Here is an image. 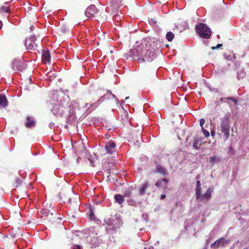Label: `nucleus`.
I'll return each instance as SVG.
<instances>
[{
	"label": "nucleus",
	"mask_w": 249,
	"mask_h": 249,
	"mask_svg": "<svg viewBox=\"0 0 249 249\" xmlns=\"http://www.w3.org/2000/svg\"><path fill=\"white\" fill-rule=\"evenodd\" d=\"M73 249H82L81 247L77 245H74L73 246Z\"/></svg>",
	"instance_id": "obj_35"
},
{
	"label": "nucleus",
	"mask_w": 249,
	"mask_h": 249,
	"mask_svg": "<svg viewBox=\"0 0 249 249\" xmlns=\"http://www.w3.org/2000/svg\"><path fill=\"white\" fill-rule=\"evenodd\" d=\"M97 12V9L95 5H91L85 11V15L88 18H92Z\"/></svg>",
	"instance_id": "obj_5"
},
{
	"label": "nucleus",
	"mask_w": 249,
	"mask_h": 249,
	"mask_svg": "<svg viewBox=\"0 0 249 249\" xmlns=\"http://www.w3.org/2000/svg\"><path fill=\"white\" fill-rule=\"evenodd\" d=\"M141 51V46H137L135 49H132L130 51L129 55L133 59L139 58V53Z\"/></svg>",
	"instance_id": "obj_7"
},
{
	"label": "nucleus",
	"mask_w": 249,
	"mask_h": 249,
	"mask_svg": "<svg viewBox=\"0 0 249 249\" xmlns=\"http://www.w3.org/2000/svg\"><path fill=\"white\" fill-rule=\"evenodd\" d=\"M220 128L221 129V132L224 134L225 140H227L230 136V125L229 120L227 118H225L222 120Z\"/></svg>",
	"instance_id": "obj_1"
},
{
	"label": "nucleus",
	"mask_w": 249,
	"mask_h": 249,
	"mask_svg": "<svg viewBox=\"0 0 249 249\" xmlns=\"http://www.w3.org/2000/svg\"><path fill=\"white\" fill-rule=\"evenodd\" d=\"M214 135H215V132H214V131H211V135H212V136H214Z\"/></svg>",
	"instance_id": "obj_39"
},
{
	"label": "nucleus",
	"mask_w": 249,
	"mask_h": 249,
	"mask_svg": "<svg viewBox=\"0 0 249 249\" xmlns=\"http://www.w3.org/2000/svg\"><path fill=\"white\" fill-rule=\"evenodd\" d=\"M200 125L201 127V128H202V119H201L200 120Z\"/></svg>",
	"instance_id": "obj_38"
},
{
	"label": "nucleus",
	"mask_w": 249,
	"mask_h": 249,
	"mask_svg": "<svg viewBox=\"0 0 249 249\" xmlns=\"http://www.w3.org/2000/svg\"><path fill=\"white\" fill-rule=\"evenodd\" d=\"M213 191V188L210 187L209 188L206 193L203 194V200L204 199H210L212 196V194Z\"/></svg>",
	"instance_id": "obj_19"
},
{
	"label": "nucleus",
	"mask_w": 249,
	"mask_h": 249,
	"mask_svg": "<svg viewBox=\"0 0 249 249\" xmlns=\"http://www.w3.org/2000/svg\"><path fill=\"white\" fill-rule=\"evenodd\" d=\"M163 182H165V184H166L168 182V180L166 178H163L161 180H159L155 183V185L157 187H160L161 186V184Z\"/></svg>",
	"instance_id": "obj_26"
},
{
	"label": "nucleus",
	"mask_w": 249,
	"mask_h": 249,
	"mask_svg": "<svg viewBox=\"0 0 249 249\" xmlns=\"http://www.w3.org/2000/svg\"><path fill=\"white\" fill-rule=\"evenodd\" d=\"M149 183L148 181L144 182L142 185L139 194L140 195H143L145 192L147 188H148L149 187Z\"/></svg>",
	"instance_id": "obj_14"
},
{
	"label": "nucleus",
	"mask_w": 249,
	"mask_h": 249,
	"mask_svg": "<svg viewBox=\"0 0 249 249\" xmlns=\"http://www.w3.org/2000/svg\"><path fill=\"white\" fill-rule=\"evenodd\" d=\"M41 213L42 217H48L50 215L51 216L53 215V213L49 210L48 208L45 207L43 208L41 211Z\"/></svg>",
	"instance_id": "obj_15"
},
{
	"label": "nucleus",
	"mask_w": 249,
	"mask_h": 249,
	"mask_svg": "<svg viewBox=\"0 0 249 249\" xmlns=\"http://www.w3.org/2000/svg\"><path fill=\"white\" fill-rule=\"evenodd\" d=\"M203 135H204L206 137H208L210 135V133H209V131L205 130L204 128H203Z\"/></svg>",
	"instance_id": "obj_30"
},
{
	"label": "nucleus",
	"mask_w": 249,
	"mask_h": 249,
	"mask_svg": "<svg viewBox=\"0 0 249 249\" xmlns=\"http://www.w3.org/2000/svg\"><path fill=\"white\" fill-rule=\"evenodd\" d=\"M203 38H209L211 35V31L206 24L203 23Z\"/></svg>",
	"instance_id": "obj_12"
},
{
	"label": "nucleus",
	"mask_w": 249,
	"mask_h": 249,
	"mask_svg": "<svg viewBox=\"0 0 249 249\" xmlns=\"http://www.w3.org/2000/svg\"><path fill=\"white\" fill-rule=\"evenodd\" d=\"M165 197H166V195L164 194H162L161 195L160 198L162 199L164 198Z\"/></svg>",
	"instance_id": "obj_37"
},
{
	"label": "nucleus",
	"mask_w": 249,
	"mask_h": 249,
	"mask_svg": "<svg viewBox=\"0 0 249 249\" xmlns=\"http://www.w3.org/2000/svg\"><path fill=\"white\" fill-rule=\"evenodd\" d=\"M115 199L119 204H122L124 202V198L122 195L117 194L115 196Z\"/></svg>",
	"instance_id": "obj_22"
},
{
	"label": "nucleus",
	"mask_w": 249,
	"mask_h": 249,
	"mask_svg": "<svg viewBox=\"0 0 249 249\" xmlns=\"http://www.w3.org/2000/svg\"><path fill=\"white\" fill-rule=\"evenodd\" d=\"M196 198L197 199L198 198H201V183L200 181L198 180L196 183Z\"/></svg>",
	"instance_id": "obj_17"
},
{
	"label": "nucleus",
	"mask_w": 249,
	"mask_h": 249,
	"mask_svg": "<svg viewBox=\"0 0 249 249\" xmlns=\"http://www.w3.org/2000/svg\"><path fill=\"white\" fill-rule=\"evenodd\" d=\"M21 183L20 178H15L13 185L15 187H18L20 185Z\"/></svg>",
	"instance_id": "obj_28"
},
{
	"label": "nucleus",
	"mask_w": 249,
	"mask_h": 249,
	"mask_svg": "<svg viewBox=\"0 0 249 249\" xmlns=\"http://www.w3.org/2000/svg\"><path fill=\"white\" fill-rule=\"evenodd\" d=\"M90 214H89L90 218L91 220H93L94 219V214H93V213L91 211V210H90Z\"/></svg>",
	"instance_id": "obj_33"
},
{
	"label": "nucleus",
	"mask_w": 249,
	"mask_h": 249,
	"mask_svg": "<svg viewBox=\"0 0 249 249\" xmlns=\"http://www.w3.org/2000/svg\"><path fill=\"white\" fill-rule=\"evenodd\" d=\"M198 94L199 95H201V91H198Z\"/></svg>",
	"instance_id": "obj_41"
},
{
	"label": "nucleus",
	"mask_w": 249,
	"mask_h": 249,
	"mask_svg": "<svg viewBox=\"0 0 249 249\" xmlns=\"http://www.w3.org/2000/svg\"><path fill=\"white\" fill-rule=\"evenodd\" d=\"M123 0H109V7L116 13L118 12L120 6L123 5Z\"/></svg>",
	"instance_id": "obj_4"
},
{
	"label": "nucleus",
	"mask_w": 249,
	"mask_h": 249,
	"mask_svg": "<svg viewBox=\"0 0 249 249\" xmlns=\"http://www.w3.org/2000/svg\"><path fill=\"white\" fill-rule=\"evenodd\" d=\"M61 199H62L63 201L64 202V203H70L71 202V198L69 197V195H66V194H65L64 197H63L62 196H61Z\"/></svg>",
	"instance_id": "obj_27"
},
{
	"label": "nucleus",
	"mask_w": 249,
	"mask_h": 249,
	"mask_svg": "<svg viewBox=\"0 0 249 249\" xmlns=\"http://www.w3.org/2000/svg\"><path fill=\"white\" fill-rule=\"evenodd\" d=\"M222 46V44H218L216 47H212V49L213 50H214V49L219 48L220 47H221Z\"/></svg>",
	"instance_id": "obj_34"
},
{
	"label": "nucleus",
	"mask_w": 249,
	"mask_h": 249,
	"mask_svg": "<svg viewBox=\"0 0 249 249\" xmlns=\"http://www.w3.org/2000/svg\"><path fill=\"white\" fill-rule=\"evenodd\" d=\"M178 204V202H177V203H176V206H177Z\"/></svg>",
	"instance_id": "obj_45"
},
{
	"label": "nucleus",
	"mask_w": 249,
	"mask_h": 249,
	"mask_svg": "<svg viewBox=\"0 0 249 249\" xmlns=\"http://www.w3.org/2000/svg\"><path fill=\"white\" fill-rule=\"evenodd\" d=\"M148 51L141 46V51L139 53V59H142L143 61H146L149 60L150 56H147Z\"/></svg>",
	"instance_id": "obj_8"
},
{
	"label": "nucleus",
	"mask_w": 249,
	"mask_h": 249,
	"mask_svg": "<svg viewBox=\"0 0 249 249\" xmlns=\"http://www.w3.org/2000/svg\"><path fill=\"white\" fill-rule=\"evenodd\" d=\"M229 243L230 241L229 240H227L224 237H221L211 245V248L213 249H216L219 247H224Z\"/></svg>",
	"instance_id": "obj_3"
},
{
	"label": "nucleus",
	"mask_w": 249,
	"mask_h": 249,
	"mask_svg": "<svg viewBox=\"0 0 249 249\" xmlns=\"http://www.w3.org/2000/svg\"><path fill=\"white\" fill-rule=\"evenodd\" d=\"M8 106V102L6 96L2 94H0V107L5 108Z\"/></svg>",
	"instance_id": "obj_10"
},
{
	"label": "nucleus",
	"mask_w": 249,
	"mask_h": 249,
	"mask_svg": "<svg viewBox=\"0 0 249 249\" xmlns=\"http://www.w3.org/2000/svg\"><path fill=\"white\" fill-rule=\"evenodd\" d=\"M36 122L33 118L28 116L26 118V122L25 123V126L27 128H31L35 125Z\"/></svg>",
	"instance_id": "obj_13"
},
{
	"label": "nucleus",
	"mask_w": 249,
	"mask_h": 249,
	"mask_svg": "<svg viewBox=\"0 0 249 249\" xmlns=\"http://www.w3.org/2000/svg\"><path fill=\"white\" fill-rule=\"evenodd\" d=\"M156 171L162 175H166L167 174V169L160 164L157 165Z\"/></svg>",
	"instance_id": "obj_16"
},
{
	"label": "nucleus",
	"mask_w": 249,
	"mask_h": 249,
	"mask_svg": "<svg viewBox=\"0 0 249 249\" xmlns=\"http://www.w3.org/2000/svg\"><path fill=\"white\" fill-rule=\"evenodd\" d=\"M196 30L199 36L202 37V23H199L196 26Z\"/></svg>",
	"instance_id": "obj_21"
},
{
	"label": "nucleus",
	"mask_w": 249,
	"mask_h": 249,
	"mask_svg": "<svg viewBox=\"0 0 249 249\" xmlns=\"http://www.w3.org/2000/svg\"><path fill=\"white\" fill-rule=\"evenodd\" d=\"M224 99H229V100H231L234 103L235 105H236V104L237 103V101H236V100H235V99H234V98H232V97H228V98H225Z\"/></svg>",
	"instance_id": "obj_32"
},
{
	"label": "nucleus",
	"mask_w": 249,
	"mask_h": 249,
	"mask_svg": "<svg viewBox=\"0 0 249 249\" xmlns=\"http://www.w3.org/2000/svg\"><path fill=\"white\" fill-rule=\"evenodd\" d=\"M131 194V192H129L127 195H129V194Z\"/></svg>",
	"instance_id": "obj_46"
},
{
	"label": "nucleus",
	"mask_w": 249,
	"mask_h": 249,
	"mask_svg": "<svg viewBox=\"0 0 249 249\" xmlns=\"http://www.w3.org/2000/svg\"><path fill=\"white\" fill-rule=\"evenodd\" d=\"M25 46L27 50H35L36 47V45L35 42H34V40L27 39L25 41Z\"/></svg>",
	"instance_id": "obj_11"
},
{
	"label": "nucleus",
	"mask_w": 249,
	"mask_h": 249,
	"mask_svg": "<svg viewBox=\"0 0 249 249\" xmlns=\"http://www.w3.org/2000/svg\"><path fill=\"white\" fill-rule=\"evenodd\" d=\"M202 144L201 139L200 138H195L193 142V146L196 149H199Z\"/></svg>",
	"instance_id": "obj_18"
},
{
	"label": "nucleus",
	"mask_w": 249,
	"mask_h": 249,
	"mask_svg": "<svg viewBox=\"0 0 249 249\" xmlns=\"http://www.w3.org/2000/svg\"><path fill=\"white\" fill-rule=\"evenodd\" d=\"M0 12L1 13H8L10 12V9L8 6L3 5L0 7Z\"/></svg>",
	"instance_id": "obj_25"
},
{
	"label": "nucleus",
	"mask_w": 249,
	"mask_h": 249,
	"mask_svg": "<svg viewBox=\"0 0 249 249\" xmlns=\"http://www.w3.org/2000/svg\"><path fill=\"white\" fill-rule=\"evenodd\" d=\"M244 249H249V246L247 247V248H245Z\"/></svg>",
	"instance_id": "obj_43"
},
{
	"label": "nucleus",
	"mask_w": 249,
	"mask_h": 249,
	"mask_svg": "<svg viewBox=\"0 0 249 249\" xmlns=\"http://www.w3.org/2000/svg\"><path fill=\"white\" fill-rule=\"evenodd\" d=\"M232 58H233L234 59L235 58V56L234 54L232 55V56L229 55L226 57V59L228 60H231L232 59Z\"/></svg>",
	"instance_id": "obj_31"
},
{
	"label": "nucleus",
	"mask_w": 249,
	"mask_h": 249,
	"mask_svg": "<svg viewBox=\"0 0 249 249\" xmlns=\"http://www.w3.org/2000/svg\"><path fill=\"white\" fill-rule=\"evenodd\" d=\"M239 73H237V77H238V78H239Z\"/></svg>",
	"instance_id": "obj_44"
},
{
	"label": "nucleus",
	"mask_w": 249,
	"mask_h": 249,
	"mask_svg": "<svg viewBox=\"0 0 249 249\" xmlns=\"http://www.w3.org/2000/svg\"><path fill=\"white\" fill-rule=\"evenodd\" d=\"M116 144L112 141H109L106 143L105 148L106 152L108 154H111L115 151Z\"/></svg>",
	"instance_id": "obj_6"
},
{
	"label": "nucleus",
	"mask_w": 249,
	"mask_h": 249,
	"mask_svg": "<svg viewBox=\"0 0 249 249\" xmlns=\"http://www.w3.org/2000/svg\"><path fill=\"white\" fill-rule=\"evenodd\" d=\"M148 55L150 56V58H149V60H148V61H151L153 59V58L155 57V53L154 52H152V51H148Z\"/></svg>",
	"instance_id": "obj_29"
},
{
	"label": "nucleus",
	"mask_w": 249,
	"mask_h": 249,
	"mask_svg": "<svg viewBox=\"0 0 249 249\" xmlns=\"http://www.w3.org/2000/svg\"><path fill=\"white\" fill-rule=\"evenodd\" d=\"M129 97H125V100H127L129 99Z\"/></svg>",
	"instance_id": "obj_42"
},
{
	"label": "nucleus",
	"mask_w": 249,
	"mask_h": 249,
	"mask_svg": "<svg viewBox=\"0 0 249 249\" xmlns=\"http://www.w3.org/2000/svg\"><path fill=\"white\" fill-rule=\"evenodd\" d=\"M26 64L20 59H15L12 63V68L14 71H22L26 68Z\"/></svg>",
	"instance_id": "obj_2"
},
{
	"label": "nucleus",
	"mask_w": 249,
	"mask_h": 249,
	"mask_svg": "<svg viewBox=\"0 0 249 249\" xmlns=\"http://www.w3.org/2000/svg\"><path fill=\"white\" fill-rule=\"evenodd\" d=\"M203 124L204 123V119H203Z\"/></svg>",
	"instance_id": "obj_47"
},
{
	"label": "nucleus",
	"mask_w": 249,
	"mask_h": 249,
	"mask_svg": "<svg viewBox=\"0 0 249 249\" xmlns=\"http://www.w3.org/2000/svg\"><path fill=\"white\" fill-rule=\"evenodd\" d=\"M2 22H1V20H0V29H1V28L2 27Z\"/></svg>",
	"instance_id": "obj_40"
},
{
	"label": "nucleus",
	"mask_w": 249,
	"mask_h": 249,
	"mask_svg": "<svg viewBox=\"0 0 249 249\" xmlns=\"http://www.w3.org/2000/svg\"><path fill=\"white\" fill-rule=\"evenodd\" d=\"M51 55L49 50H43L42 54V61L44 64L51 62Z\"/></svg>",
	"instance_id": "obj_9"
},
{
	"label": "nucleus",
	"mask_w": 249,
	"mask_h": 249,
	"mask_svg": "<svg viewBox=\"0 0 249 249\" xmlns=\"http://www.w3.org/2000/svg\"><path fill=\"white\" fill-rule=\"evenodd\" d=\"M219 160L217 157L213 156L211 157L209 159V162H210L211 166L213 165L217 161Z\"/></svg>",
	"instance_id": "obj_23"
},
{
	"label": "nucleus",
	"mask_w": 249,
	"mask_h": 249,
	"mask_svg": "<svg viewBox=\"0 0 249 249\" xmlns=\"http://www.w3.org/2000/svg\"><path fill=\"white\" fill-rule=\"evenodd\" d=\"M174 38V34L171 32H168L166 35V38L168 41H172Z\"/></svg>",
	"instance_id": "obj_24"
},
{
	"label": "nucleus",
	"mask_w": 249,
	"mask_h": 249,
	"mask_svg": "<svg viewBox=\"0 0 249 249\" xmlns=\"http://www.w3.org/2000/svg\"><path fill=\"white\" fill-rule=\"evenodd\" d=\"M28 39H31L32 41L34 40V42H35V40H36V38L35 36H31Z\"/></svg>",
	"instance_id": "obj_36"
},
{
	"label": "nucleus",
	"mask_w": 249,
	"mask_h": 249,
	"mask_svg": "<svg viewBox=\"0 0 249 249\" xmlns=\"http://www.w3.org/2000/svg\"><path fill=\"white\" fill-rule=\"evenodd\" d=\"M106 10H107V11H108V12H109V11H111L112 14L114 15V16H113V18H114V19H115L116 21H119L120 20V18H120V15H119L118 14V13L119 11H118V12H117V13H114V12H113V9H112V10H111V8H110V7H107V8H106Z\"/></svg>",
	"instance_id": "obj_20"
}]
</instances>
